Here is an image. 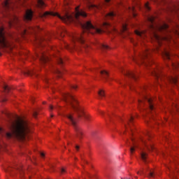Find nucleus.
Segmentation results:
<instances>
[{"label":"nucleus","instance_id":"f257e3e1","mask_svg":"<svg viewBox=\"0 0 179 179\" xmlns=\"http://www.w3.org/2000/svg\"><path fill=\"white\" fill-rule=\"evenodd\" d=\"M39 15L41 17H45L49 15L57 16L59 19H61L62 22H64V23H72V22L78 23L83 29L84 34H73L72 40L74 43L75 41H78V43L83 44V48H84V50H87V48H89V45L85 43V36H86L87 33H90L91 34H94L96 33L100 34L101 33H103V29H99L97 27H94L92 24L91 22L87 21L86 22H83V19L87 16V14H86L83 10H79V7L76 8V13H67L64 17H62L58 14V13L48 11L40 13Z\"/></svg>","mask_w":179,"mask_h":179},{"label":"nucleus","instance_id":"f03ea898","mask_svg":"<svg viewBox=\"0 0 179 179\" xmlns=\"http://www.w3.org/2000/svg\"><path fill=\"white\" fill-rule=\"evenodd\" d=\"M147 20L150 23L149 27L152 30L153 37L157 45L156 50L159 51V47H162V41H170L173 39V36L179 37V27L172 31L169 28V24L165 22H156V16L148 15Z\"/></svg>","mask_w":179,"mask_h":179},{"label":"nucleus","instance_id":"7ed1b4c3","mask_svg":"<svg viewBox=\"0 0 179 179\" xmlns=\"http://www.w3.org/2000/svg\"><path fill=\"white\" fill-rule=\"evenodd\" d=\"M2 16L7 17L6 26H3L2 22H0V50L1 48H10L12 50V45L8 41H6V37L5 36V27H12L15 24H17L19 22V18L9 13L10 10H13V4L10 0H6L3 4Z\"/></svg>","mask_w":179,"mask_h":179},{"label":"nucleus","instance_id":"20e7f679","mask_svg":"<svg viewBox=\"0 0 179 179\" xmlns=\"http://www.w3.org/2000/svg\"><path fill=\"white\" fill-rule=\"evenodd\" d=\"M9 129L10 132H8L0 127L1 136H5L7 139H12V138H17L23 141L26 138V134H29V126L27 122L22 119H17L16 120H10L9 121Z\"/></svg>","mask_w":179,"mask_h":179},{"label":"nucleus","instance_id":"39448f33","mask_svg":"<svg viewBox=\"0 0 179 179\" xmlns=\"http://www.w3.org/2000/svg\"><path fill=\"white\" fill-rule=\"evenodd\" d=\"M63 99L66 103H69V104L71 106L72 108L76 111L78 118H83V117L87 121L90 120V116L85 113L83 108L78 106V101L75 99L73 95L69 93H65L63 94Z\"/></svg>","mask_w":179,"mask_h":179},{"label":"nucleus","instance_id":"423d86ee","mask_svg":"<svg viewBox=\"0 0 179 179\" xmlns=\"http://www.w3.org/2000/svg\"><path fill=\"white\" fill-rule=\"evenodd\" d=\"M153 76L157 80L158 84L160 85V82H164V83H171L172 85H177L178 82V77L177 75L166 76L160 69H157L152 72Z\"/></svg>","mask_w":179,"mask_h":179},{"label":"nucleus","instance_id":"0eeeda50","mask_svg":"<svg viewBox=\"0 0 179 179\" xmlns=\"http://www.w3.org/2000/svg\"><path fill=\"white\" fill-rule=\"evenodd\" d=\"M66 117L68 118L70 125H72L74 129L77 138L80 140L82 139L83 138V132L82 129L78 126V119L75 118L72 113L67 114Z\"/></svg>","mask_w":179,"mask_h":179},{"label":"nucleus","instance_id":"6e6552de","mask_svg":"<svg viewBox=\"0 0 179 179\" xmlns=\"http://www.w3.org/2000/svg\"><path fill=\"white\" fill-rule=\"evenodd\" d=\"M142 99L138 100V103L140 107H143L145 104H148L149 111H154L155 110V103L153 102V99L148 96L145 94H142Z\"/></svg>","mask_w":179,"mask_h":179},{"label":"nucleus","instance_id":"1a4fd4ad","mask_svg":"<svg viewBox=\"0 0 179 179\" xmlns=\"http://www.w3.org/2000/svg\"><path fill=\"white\" fill-rule=\"evenodd\" d=\"M161 54L164 58V59H167L168 61H171V66L173 69H178L179 63L178 62H173V55L170 50L164 48L161 50Z\"/></svg>","mask_w":179,"mask_h":179},{"label":"nucleus","instance_id":"9d476101","mask_svg":"<svg viewBox=\"0 0 179 179\" xmlns=\"http://www.w3.org/2000/svg\"><path fill=\"white\" fill-rule=\"evenodd\" d=\"M150 54H152V50L146 48L145 51L142 54H141L138 58L133 57V61H134V62H136V64H145V59L149 60V57H150Z\"/></svg>","mask_w":179,"mask_h":179},{"label":"nucleus","instance_id":"9b49d317","mask_svg":"<svg viewBox=\"0 0 179 179\" xmlns=\"http://www.w3.org/2000/svg\"><path fill=\"white\" fill-rule=\"evenodd\" d=\"M37 57L41 64H47V62L50 61V58H48V56L44 52H41L39 55H37Z\"/></svg>","mask_w":179,"mask_h":179},{"label":"nucleus","instance_id":"f8f14e48","mask_svg":"<svg viewBox=\"0 0 179 179\" xmlns=\"http://www.w3.org/2000/svg\"><path fill=\"white\" fill-rule=\"evenodd\" d=\"M87 6L88 9H94L95 10H100V9H103V6L102 5H94L92 3V1L90 0H87Z\"/></svg>","mask_w":179,"mask_h":179},{"label":"nucleus","instance_id":"ddd939ff","mask_svg":"<svg viewBox=\"0 0 179 179\" xmlns=\"http://www.w3.org/2000/svg\"><path fill=\"white\" fill-rule=\"evenodd\" d=\"M124 75H126V76L130 79H134V80H136V79H138V76L134 71H126Z\"/></svg>","mask_w":179,"mask_h":179},{"label":"nucleus","instance_id":"4468645a","mask_svg":"<svg viewBox=\"0 0 179 179\" xmlns=\"http://www.w3.org/2000/svg\"><path fill=\"white\" fill-rule=\"evenodd\" d=\"M37 30H41L40 27H30L29 29H24L23 31V34H27V33H31L32 31H37Z\"/></svg>","mask_w":179,"mask_h":179},{"label":"nucleus","instance_id":"2eb2a0df","mask_svg":"<svg viewBox=\"0 0 179 179\" xmlns=\"http://www.w3.org/2000/svg\"><path fill=\"white\" fill-rule=\"evenodd\" d=\"M33 19V10H27L24 15V20L29 21Z\"/></svg>","mask_w":179,"mask_h":179},{"label":"nucleus","instance_id":"dca6fc26","mask_svg":"<svg viewBox=\"0 0 179 179\" xmlns=\"http://www.w3.org/2000/svg\"><path fill=\"white\" fill-rule=\"evenodd\" d=\"M36 6L37 8H40L41 9H43V8H45L47 5L44 2V0H36Z\"/></svg>","mask_w":179,"mask_h":179},{"label":"nucleus","instance_id":"f3484780","mask_svg":"<svg viewBox=\"0 0 179 179\" xmlns=\"http://www.w3.org/2000/svg\"><path fill=\"white\" fill-rule=\"evenodd\" d=\"M135 34L136 36H138V37H141V38H144V37H146V34L145 33V31H135Z\"/></svg>","mask_w":179,"mask_h":179},{"label":"nucleus","instance_id":"a211bd4d","mask_svg":"<svg viewBox=\"0 0 179 179\" xmlns=\"http://www.w3.org/2000/svg\"><path fill=\"white\" fill-rule=\"evenodd\" d=\"M55 58L56 59V61L59 64V65H64V59L59 57V55H55Z\"/></svg>","mask_w":179,"mask_h":179},{"label":"nucleus","instance_id":"6ab92c4d","mask_svg":"<svg viewBox=\"0 0 179 179\" xmlns=\"http://www.w3.org/2000/svg\"><path fill=\"white\" fill-rule=\"evenodd\" d=\"M141 157L143 160V162H144V163H146V159H148V153H146L145 152H141Z\"/></svg>","mask_w":179,"mask_h":179},{"label":"nucleus","instance_id":"aec40b11","mask_svg":"<svg viewBox=\"0 0 179 179\" xmlns=\"http://www.w3.org/2000/svg\"><path fill=\"white\" fill-rule=\"evenodd\" d=\"M129 11L131 12V13L132 14V16L134 17H136V13H135V6H132V7H128Z\"/></svg>","mask_w":179,"mask_h":179},{"label":"nucleus","instance_id":"412c9836","mask_svg":"<svg viewBox=\"0 0 179 179\" xmlns=\"http://www.w3.org/2000/svg\"><path fill=\"white\" fill-rule=\"evenodd\" d=\"M117 14H115V13L114 12H110L109 13H107L105 15V17H108V19H113V17H114V16H116Z\"/></svg>","mask_w":179,"mask_h":179},{"label":"nucleus","instance_id":"4be33fe9","mask_svg":"<svg viewBox=\"0 0 179 179\" xmlns=\"http://www.w3.org/2000/svg\"><path fill=\"white\" fill-rule=\"evenodd\" d=\"M100 73L101 76L104 78V79H107V78H108V73L107 71H100Z\"/></svg>","mask_w":179,"mask_h":179},{"label":"nucleus","instance_id":"5701e85b","mask_svg":"<svg viewBox=\"0 0 179 179\" xmlns=\"http://www.w3.org/2000/svg\"><path fill=\"white\" fill-rule=\"evenodd\" d=\"M17 170L20 173V176L23 177V174H24V169H23V167L20 166L19 168H17Z\"/></svg>","mask_w":179,"mask_h":179},{"label":"nucleus","instance_id":"b1692460","mask_svg":"<svg viewBox=\"0 0 179 179\" xmlns=\"http://www.w3.org/2000/svg\"><path fill=\"white\" fill-rule=\"evenodd\" d=\"M99 47L101 48V50H108V45H107L100 44Z\"/></svg>","mask_w":179,"mask_h":179},{"label":"nucleus","instance_id":"393cba45","mask_svg":"<svg viewBox=\"0 0 179 179\" xmlns=\"http://www.w3.org/2000/svg\"><path fill=\"white\" fill-rule=\"evenodd\" d=\"M3 89L6 93L10 90V88L9 87H8V85H3Z\"/></svg>","mask_w":179,"mask_h":179},{"label":"nucleus","instance_id":"a878e982","mask_svg":"<svg viewBox=\"0 0 179 179\" xmlns=\"http://www.w3.org/2000/svg\"><path fill=\"white\" fill-rule=\"evenodd\" d=\"M98 94L99 96V97H104L105 94H104V91L103 90H99V92H98Z\"/></svg>","mask_w":179,"mask_h":179},{"label":"nucleus","instance_id":"bb28decb","mask_svg":"<svg viewBox=\"0 0 179 179\" xmlns=\"http://www.w3.org/2000/svg\"><path fill=\"white\" fill-rule=\"evenodd\" d=\"M136 148H138V146L134 145V147H131L130 148V153H131V155H134V152H135V149H136Z\"/></svg>","mask_w":179,"mask_h":179},{"label":"nucleus","instance_id":"cd10ccee","mask_svg":"<svg viewBox=\"0 0 179 179\" xmlns=\"http://www.w3.org/2000/svg\"><path fill=\"white\" fill-rule=\"evenodd\" d=\"M55 73L58 75L59 78H61L62 75V72L59 70H56Z\"/></svg>","mask_w":179,"mask_h":179},{"label":"nucleus","instance_id":"c85d7f7f","mask_svg":"<svg viewBox=\"0 0 179 179\" xmlns=\"http://www.w3.org/2000/svg\"><path fill=\"white\" fill-rule=\"evenodd\" d=\"M103 27H110V26H111V25L110 24V23L105 22L103 23Z\"/></svg>","mask_w":179,"mask_h":179},{"label":"nucleus","instance_id":"c756f323","mask_svg":"<svg viewBox=\"0 0 179 179\" xmlns=\"http://www.w3.org/2000/svg\"><path fill=\"white\" fill-rule=\"evenodd\" d=\"M144 6L147 10H150V7H149V3H145Z\"/></svg>","mask_w":179,"mask_h":179},{"label":"nucleus","instance_id":"7c9ffc66","mask_svg":"<svg viewBox=\"0 0 179 179\" xmlns=\"http://www.w3.org/2000/svg\"><path fill=\"white\" fill-rule=\"evenodd\" d=\"M127 24H123L122 25V31H127Z\"/></svg>","mask_w":179,"mask_h":179},{"label":"nucleus","instance_id":"2f4dec72","mask_svg":"<svg viewBox=\"0 0 179 179\" xmlns=\"http://www.w3.org/2000/svg\"><path fill=\"white\" fill-rule=\"evenodd\" d=\"M149 177H155V172L150 171L149 173Z\"/></svg>","mask_w":179,"mask_h":179},{"label":"nucleus","instance_id":"473e14b6","mask_svg":"<svg viewBox=\"0 0 179 179\" xmlns=\"http://www.w3.org/2000/svg\"><path fill=\"white\" fill-rule=\"evenodd\" d=\"M38 113H37V111H34V113H33V116L34 117V118H37V115H38Z\"/></svg>","mask_w":179,"mask_h":179},{"label":"nucleus","instance_id":"72a5a7b5","mask_svg":"<svg viewBox=\"0 0 179 179\" xmlns=\"http://www.w3.org/2000/svg\"><path fill=\"white\" fill-rule=\"evenodd\" d=\"M137 174H138L139 176H142L143 174H145V172L143 171V170L141 171V172L138 171Z\"/></svg>","mask_w":179,"mask_h":179},{"label":"nucleus","instance_id":"f704fd0d","mask_svg":"<svg viewBox=\"0 0 179 179\" xmlns=\"http://www.w3.org/2000/svg\"><path fill=\"white\" fill-rule=\"evenodd\" d=\"M133 121H134V117L130 116V117L129 118L128 122H133Z\"/></svg>","mask_w":179,"mask_h":179},{"label":"nucleus","instance_id":"c9c22d12","mask_svg":"<svg viewBox=\"0 0 179 179\" xmlns=\"http://www.w3.org/2000/svg\"><path fill=\"white\" fill-rule=\"evenodd\" d=\"M27 75H34V73L33 71H28L27 73Z\"/></svg>","mask_w":179,"mask_h":179},{"label":"nucleus","instance_id":"e433bc0d","mask_svg":"<svg viewBox=\"0 0 179 179\" xmlns=\"http://www.w3.org/2000/svg\"><path fill=\"white\" fill-rule=\"evenodd\" d=\"M49 110H50V111H52V110H54V106H52V105H50L49 106Z\"/></svg>","mask_w":179,"mask_h":179},{"label":"nucleus","instance_id":"4c0bfd02","mask_svg":"<svg viewBox=\"0 0 179 179\" xmlns=\"http://www.w3.org/2000/svg\"><path fill=\"white\" fill-rule=\"evenodd\" d=\"M44 39H41L39 41V42L38 43V45H43V44L41 43V41H43Z\"/></svg>","mask_w":179,"mask_h":179},{"label":"nucleus","instance_id":"58836bf2","mask_svg":"<svg viewBox=\"0 0 179 179\" xmlns=\"http://www.w3.org/2000/svg\"><path fill=\"white\" fill-rule=\"evenodd\" d=\"M61 173H62V174L64 173H65V169H64V168H62V169H61Z\"/></svg>","mask_w":179,"mask_h":179},{"label":"nucleus","instance_id":"ea45409f","mask_svg":"<svg viewBox=\"0 0 179 179\" xmlns=\"http://www.w3.org/2000/svg\"><path fill=\"white\" fill-rule=\"evenodd\" d=\"M72 89H76L78 87L76 85H71Z\"/></svg>","mask_w":179,"mask_h":179},{"label":"nucleus","instance_id":"a19ab883","mask_svg":"<svg viewBox=\"0 0 179 179\" xmlns=\"http://www.w3.org/2000/svg\"><path fill=\"white\" fill-rule=\"evenodd\" d=\"M136 6L138 8V9H141V5H139L138 3L136 4Z\"/></svg>","mask_w":179,"mask_h":179},{"label":"nucleus","instance_id":"79ce46f5","mask_svg":"<svg viewBox=\"0 0 179 179\" xmlns=\"http://www.w3.org/2000/svg\"><path fill=\"white\" fill-rule=\"evenodd\" d=\"M1 149H3V147L2 144L0 143V150H1Z\"/></svg>","mask_w":179,"mask_h":179},{"label":"nucleus","instance_id":"37998d69","mask_svg":"<svg viewBox=\"0 0 179 179\" xmlns=\"http://www.w3.org/2000/svg\"><path fill=\"white\" fill-rule=\"evenodd\" d=\"M76 150H79V145H76Z\"/></svg>","mask_w":179,"mask_h":179},{"label":"nucleus","instance_id":"c03bdc74","mask_svg":"<svg viewBox=\"0 0 179 179\" xmlns=\"http://www.w3.org/2000/svg\"><path fill=\"white\" fill-rule=\"evenodd\" d=\"M110 0H105V2H106V3H108L110 2Z\"/></svg>","mask_w":179,"mask_h":179},{"label":"nucleus","instance_id":"a18cd8bd","mask_svg":"<svg viewBox=\"0 0 179 179\" xmlns=\"http://www.w3.org/2000/svg\"><path fill=\"white\" fill-rule=\"evenodd\" d=\"M1 101L3 102L6 101V99H2Z\"/></svg>","mask_w":179,"mask_h":179},{"label":"nucleus","instance_id":"49530a36","mask_svg":"<svg viewBox=\"0 0 179 179\" xmlns=\"http://www.w3.org/2000/svg\"><path fill=\"white\" fill-rule=\"evenodd\" d=\"M41 156L42 157H44V153H41Z\"/></svg>","mask_w":179,"mask_h":179},{"label":"nucleus","instance_id":"de8ad7c7","mask_svg":"<svg viewBox=\"0 0 179 179\" xmlns=\"http://www.w3.org/2000/svg\"><path fill=\"white\" fill-rule=\"evenodd\" d=\"M147 135H148V138H150V134L148 133Z\"/></svg>","mask_w":179,"mask_h":179},{"label":"nucleus","instance_id":"09e8293b","mask_svg":"<svg viewBox=\"0 0 179 179\" xmlns=\"http://www.w3.org/2000/svg\"><path fill=\"white\" fill-rule=\"evenodd\" d=\"M175 107L178 110V106L177 105H175Z\"/></svg>","mask_w":179,"mask_h":179},{"label":"nucleus","instance_id":"8fccbe9b","mask_svg":"<svg viewBox=\"0 0 179 179\" xmlns=\"http://www.w3.org/2000/svg\"><path fill=\"white\" fill-rule=\"evenodd\" d=\"M129 122H127V124H129V127H131V124H129Z\"/></svg>","mask_w":179,"mask_h":179},{"label":"nucleus","instance_id":"3c124183","mask_svg":"<svg viewBox=\"0 0 179 179\" xmlns=\"http://www.w3.org/2000/svg\"><path fill=\"white\" fill-rule=\"evenodd\" d=\"M63 31L65 33L66 31H65V29H63Z\"/></svg>","mask_w":179,"mask_h":179},{"label":"nucleus","instance_id":"603ef678","mask_svg":"<svg viewBox=\"0 0 179 179\" xmlns=\"http://www.w3.org/2000/svg\"><path fill=\"white\" fill-rule=\"evenodd\" d=\"M6 171H9V170H8V169H6Z\"/></svg>","mask_w":179,"mask_h":179},{"label":"nucleus","instance_id":"864d4df0","mask_svg":"<svg viewBox=\"0 0 179 179\" xmlns=\"http://www.w3.org/2000/svg\"><path fill=\"white\" fill-rule=\"evenodd\" d=\"M62 37H64V35L61 34Z\"/></svg>","mask_w":179,"mask_h":179},{"label":"nucleus","instance_id":"5fc2aeb1","mask_svg":"<svg viewBox=\"0 0 179 179\" xmlns=\"http://www.w3.org/2000/svg\"><path fill=\"white\" fill-rule=\"evenodd\" d=\"M129 86H131V84H130V83H129Z\"/></svg>","mask_w":179,"mask_h":179},{"label":"nucleus","instance_id":"6e6d98bb","mask_svg":"<svg viewBox=\"0 0 179 179\" xmlns=\"http://www.w3.org/2000/svg\"><path fill=\"white\" fill-rule=\"evenodd\" d=\"M2 55V54L0 52V56Z\"/></svg>","mask_w":179,"mask_h":179},{"label":"nucleus","instance_id":"4d7b16f0","mask_svg":"<svg viewBox=\"0 0 179 179\" xmlns=\"http://www.w3.org/2000/svg\"><path fill=\"white\" fill-rule=\"evenodd\" d=\"M101 114H103V112H101Z\"/></svg>","mask_w":179,"mask_h":179},{"label":"nucleus","instance_id":"13d9d810","mask_svg":"<svg viewBox=\"0 0 179 179\" xmlns=\"http://www.w3.org/2000/svg\"><path fill=\"white\" fill-rule=\"evenodd\" d=\"M125 127L127 128V124H125Z\"/></svg>","mask_w":179,"mask_h":179},{"label":"nucleus","instance_id":"bf43d9fd","mask_svg":"<svg viewBox=\"0 0 179 179\" xmlns=\"http://www.w3.org/2000/svg\"><path fill=\"white\" fill-rule=\"evenodd\" d=\"M131 141H134V138H131Z\"/></svg>","mask_w":179,"mask_h":179},{"label":"nucleus","instance_id":"052dcab7","mask_svg":"<svg viewBox=\"0 0 179 179\" xmlns=\"http://www.w3.org/2000/svg\"><path fill=\"white\" fill-rule=\"evenodd\" d=\"M151 149H153V147H151Z\"/></svg>","mask_w":179,"mask_h":179},{"label":"nucleus","instance_id":"680f3d73","mask_svg":"<svg viewBox=\"0 0 179 179\" xmlns=\"http://www.w3.org/2000/svg\"><path fill=\"white\" fill-rule=\"evenodd\" d=\"M85 163H87V162H86V161H85Z\"/></svg>","mask_w":179,"mask_h":179},{"label":"nucleus","instance_id":"e2e57ef3","mask_svg":"<svg viewBox=\"0 0 179 179\" xmlns=\"http://www.w3.org/2000/svg\"><path fill=\"white\" fill-rule=\"evenodd\" d=\"M162 1H164V0H162Z\"/></svg>","mask_w":179,"mask_h":179}]
</instances>
